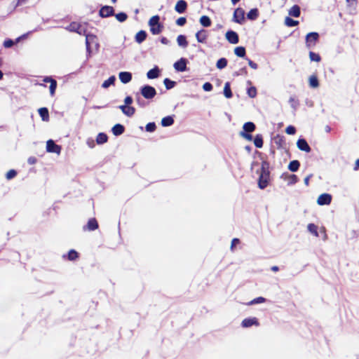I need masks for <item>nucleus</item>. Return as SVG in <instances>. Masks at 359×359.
Listing matches in <instances>:
<instances>
[{"instance_id":"obj_13","label":"nucleus","mask_w":359,"mask_h":359,"mask_svg":"<svg viewBox=\"0 0 359 359\" xmlns=\"http://www.w3.org/2000/svg\"><path fill=\"white\" fill-rule=\"evenodd\" d=\"M196 39L198 43H205L208 36V32L202 29L196 33Z\"/></svg>"},{"instance_id":"obj_14","label":"nucleus","mask_w":359,"mask_h":359,"mask_svg":"<svg viewBox=\"0 0 359 359\" xmlns=\"http://www.w3.org/2000/svg\"><path fill=\"white\" fill-rule=\"evenodd\" d=\"M83 36H86V50L88 53L90 55L91 53L90 50V43L95 42L96 36L93 34H88L86 32V34H83Z\"/></svg>"},{"instance_id":"obj_36","label":"nucleus","mask_w":359,"mask_h":359,"mask_svg":"<svg viewBox=\"0 0 359 359\" xmlns=\"http://www.w3.org/2000/svg\"><path fill=\"white\" fill-rule=\"evenodd\" d=\"M234 53L240 57H244L246 54L245 48L243 46H238L234 49Z\"/></svg>"},{"instance_id":"obj_30","label":"nucleus","mask_w":359,"mask_h":359,"mask_svg":"<svg viewBox=\"0 0 359 359\" xmlns=\"http://www.w3.org/2000/svg\"><path fill=\"white\" fill-rule=\"evenodd\" d=\"M200 23L204 27H208L211 25L212 21L210 18L207 15H203L200 18Z\"/></svg>"},{"instance_id":"obj_24","label":"nucleus","mask_w":359,"mask_h":359,"mask_svg":"<svg viewBox=\"0 0 359 359\" xmlns=\"http://www.w3.org/2000/svg\"><path fill=\"white\" fill-rule=\"evenodd\" d=\"M174 123V118L172 116H167L161 119V126L163 127H168Z\"/></svg>"},{"instance_id":"obj_6","label":"nucleus","mask_w":359,"mask_h":359,"mask_svg":"<svg viewBox=\"0 0 359 359\" xmlns=\"http://www.w3.org/2000/svg\"><path fill=\"white\" fill-rule=\"evenodd\" d=\"M233 22L242 25L245 21V11L241 8L235 9L233 15Z\"/></svg>"},{"instance_id":"obj_12","label":"nucleus","mask_w":359,"mask_h":359,"mask_svg":"<svg viewBox=\"0 0 359 359\" xmlns=\"http://www.w3.org/2000/svg\"><path fill=\"white\" fill-rule=\"evenodd\" d=\"M332 201V196L330 194H322L319 196L317 203L320 205H325L330 204Z\"/></svg>"},{"instance_id":"obj_40","label":"nucleus","mask_w":359,"mask_h":359,"mask_svg":"<svg viewBox=\"0 0 359 359\" xmlns=\"http://www.w3.org/2000/svg\"><path fill=\"white\" fill-rule=\"evenodd\" d=\"M114 15L120 22H123L128 19V15L124 12H120L118 13L114 14Z\"/></svg>"},{"instance_id":"obj_62","label":"nucleus","mask_w":359,"mask_h":359,"mask_svg":"<svg viewBox=\"0 0 359 359\" xmlns=\"http://www.w3.org/2000/svg\"><path fill=\"white\" fill-rule=\"evenodd\" d=\"M240 243V240L238 238H233L232 241H231V248L233 249V248L238 244Z\"/></svg>"},{"instance_id":"obj_8","label":"nucleus","mask_w":359,"mask_h":359,"mask_svg":"<svg viewBox=\"0 0 359 359\" xmlns=\"http://www.w3.org/2000/svg\"><path fill=\"white\" fill-rule=\"evenodd\" d=\"M99 15L101 18H109L114 15V9L110 6H103L99 11Z\"/></svg>"},{"instance_id":"obj_48","label":"nucleus","mask_w":359,"mask_h":359,"mask_svg":"<svg viewBox=\"0 0 359 359\" xmlns=\"http://www.w3.org/2000/svg\"><path fill=\"white\" fill-rule=\"evenodd\" d=\"M57 86V83L56 80H55L54 81L51 82V83H50L49 89H50V95L53 96L55 95Z\"/></svg>"},{"instance_id":"obj_35","label":"nucleus","mask_w":359,"mask_h":359,"mask_svg":"<svg viewBox=\"0 0 359 359\" xmlns=\"http://www.w3.org/2000/svg\"><path fill=\"white\" fill-rule=\"evenodd\" d=\"M224 95L226 98H231L233 96V93L231 90L230 83L226 82L224 87Z\"/></svg>"},{"instance_id":"obj_41","label":"nucleus","mask_w":359,"mask_h":359,"mask_svg":"<svg viewBox=\"0 0 359 359\" xmlns=\"http://www.w3.org/2000/svg\"><path fill=\"white\" fill-rule=\"evenodd\" d=\"M163 83L166 88L167 90L172 89L174 88L176 85V82L174 81L170 80V79H165L163 81Z\"/></svg>"},{"instance_id":"obj_59","label":"nucleus","mask_w":359,"mask_h":359,"mask_svg":"<svg viewBox=\"0 0 359 359\" xmlns=\"http://www.w3.org/2000/svg\"><path fill=\"white\" fill-rule=\"evenodd\" d=\"M246 60H248V65L249 66L254 69H257V67H258V65L257 63H255V62H253L252 60H251L249 58H246Z\"/></svg>"},{"instance_id":"obj_17","label":"nucleus","mask_w":359,"mask_h":359,"mask_svg":"<svg viewBox=\"0 0 359 359\" xmlns=\"http://www.w3.org/2000/svg\"><path fill=\"white\" fill-rule=\"evenodd\" d=\"M98 226L97 220L95 218H91L88 221L87 224L83 226V230L92 231L96 230Z\"/></svg>"},{"instance_id":"obj_25","label":"nucleus","mask_w":359,"mask_h":359,"mask_svg":"<svg viewBox=\"0 0 359 359\" xmlns=\"http://www.w3.org/2000/svg\"><path fill=\"white\" fill-rule=\"evenodd\" d=\"M300 13H301L300 7L298 5H294L289 10V15L292 17H294V18L299 17Z\"/></svg>"},{"instance_id":"obj_52","label":"nucleus","mask_w":359,"mask_h":359,"mask_svg":"<svg viewBox=\"0 0 359 359\" xmlns=\"http://www.w3.org/2000/svg\"><path fill=\"white\" fill-rule=\"evenodd\" d=\"M270 172L269 171V163L266 161H263L262 162L261 172Z\"/></svg>"},{"instance_id":"obj_21","label":"nucleus","mask_w":359,"mask_h":359,"mask_svg":"<svg viewBox=\"0 0 359 359\" xmlns=\"http://www.w3.org/2000/svg\"><path fill=\"white\" fill-rule=\"evenodd\" d=\"M111 131L114 135L119 136L124 133L125 127L121 123H116L112 127Z\"/></svg>"},{"instance_id":"obj_47","label":"nucleus","mask_w":359,"mask_h":359,"mask_svg":"<svg viewBox=\"0 0 359 359\" xmlns=\"http://www.w3.org/2000/svg\"><path fill=\"white\" fill-rule=\"evenodd\" d=\"M265 302H266L265 298H264L262 297H259L255 298L254 299L250 301L248 303V305H254V304H261V303H264Z\"/></svg>"},{"instance_id":"obj_1","label":"nucleus","mask_w":359,"mask_h":359,"mask_svg":"<svg viewBox=\"0 0 359 359\" xmlns=\"http://www.w3.org/2000/svg\"><path fill=\"white\" fill-rule=\"evenodd\" d=\"M150 32L154 35L159 34L163 29V25L160 22V16L158 15L152 16L148 22Z\"/></svg>"},{"instance_id":"obj_53","label":"nucleus","mask_w":359,"mask_h":359,"mask_svg":"<svg viewBox=\"0 0 359 359\" xmlns=\"http://www.w3.org/2000/svg\"><path fill=\"white\" fill-rule=\"evenodd\" d=\"M285 132L288 135H294L296 133V128L293 126H288L285 129Z\"/></svg>"},{"instance_id":"obj_60","label":"nucleus","mask_w":359,"mask_h":359,"mask_svg":"<svg viewBox=\"0 0 359 359\" xmlns=\"http://www.w3.org/2000/svg\"><path fill=\"white\" fill-rule=\"evenodd\" d=\"M54 81H55V79H53L51 76H45L43 79V82L50 83H51V82H53Z\"/></svg>"},{"instance_id":"obj_64","label":"nucleus","mask_w":359,"mask_h":359,"mask_svg":"<svg viewBox=\"0 0 359 359\" xmlns=\"http://www.w3.org/2000/svg\"><path fill=\"white\" fill-rule=\"evenodd\" d=\"M87 144L88 145L89 147L90 148H93L95 147V142H94V140H92V139H88L87 140Z\"/></svg>"},{"instance_id":"obj_4","label":"nucleus","mask_w":359,"mask_h":359,"mask_svg":"<svg viewBox=\"0 0 359 359\" xmlns=\"http://www.w3.org/2000/svg\"><path fill=\"white\" fill-rule=\"evenodd\" d=\"M270 180V172H260L258 179V187L260 189H264Z\"/></svg>"},{"instance_id":"obj_33","label":"nucleus","mask_w":359,"mask_h":359,"mask_svg":"<svg viewBox=\"0 0 359 359\" xmlns=\"http://www.w3.org/2000/svg\"><path fill=\"white\" fill-rule=\"evenodd\" d=\"M115 81H116V76H111L108 79L105 80L102 83V87L103 88H108L110 86L114 85Z\"/></svg>"},{"instance_id":"obj_11","label":"nucleus","mask_w":359,"mask_h":359,"mask_svg":"<svg viewBox=\"0 0 359 359\" xmlns=\"http://www.w3.org/2000/svg\"><path fill=\"white\" fill-rule=\"evenodd\" d=\"M297 148L303 151L309 153L311 151V147L304 138H299L297 142Z\"/></svg>"},{"instance_id":"obj_28","label":"nucleus","mask_w":359,"mask_h":359,"mask_svg":"<svg viewBox=\"0 0 359 359\" xmlns=\"http://www.w3.org/2000/svg\"><path fill=\"white\" fill-rule=\"evenodd\" d=\"M108 140V136L104 133H100L97 135L96 142L97 144H102L107 142Z\"/></svg>"},{"instance_id":"obj_61","label":"nucleus","mask_w":359,"mask_h":359,"mask_svg":"<svg viewBox=\"0 0 359 359\" xmlns=\"http://www.w3.org/2000/svg\"><path fill=\"white\" fill-rule=\"evenodd\" d=\"M247 74V69L246 67L241 68L238 72H236V75H241V74Z\"/></svg>"},{"instance_id":"obj_26","label":"nucleus","mask_w":359,"mask_h":359,"mask_svg":"<svg viewBox=\"0 0 359 359\" xmlns=\"http://www.w3.org/2000/svg\"><path fill=\"white\" fill-rule=\"evenodd\" d=\"M39 114L43 121H47L49 119V112L46 107H41L39 109Z\"/></svg>"},{"instance_id":"obj_42","label":"nucleus","mask_w":359,"mask_h":359,"mask_svg":"<svg viewBox=\"0 0 359 359\" xmlns=\"http://www.w3.org/2000/svg\"><path fill=\"white\" fill-rule=\"evenodd\" d=\"M135 113V109L131 106H126V110L123 113L126 116L131 117Z\"/></svg>"},{"instance_id":"obj_55","label":"nucleus","mask_w":359,"mask_h":359,"mask_svg":"<svg viewBox=\"0 0 359 359\" xmlns=\"http://www.w3.org/2000/svg\"><path fill=\"white\" fill-rule=\"evenodd\" d=\"M135 100L140 107H143L144 105V101L141 98L139 93L135 94Z\"/></svg>"},{"instance_id":"obj_29","label":"nucleus","mask_w":359,"mask_h":359,"mask_svg":"<svg viewBox=\"0 0 359 359\" xmlns=\"http://www.w3.org/2000/svg\"><path fill=\"white\" fill-rule=\"evenodd\" d=\"M300 166V163L297 160L291 161L288 165V169L291 172H297Z\"/></svg>"},{"instance_id":"obj_16","label":"nucleus","mask_w":359,"mask_h":359,"mask_svg":"<svg viewBox=\"0 0 359 359\" xmlns=\"http://www.w3.org/2000/svg\"><path fill=\"white\" fill-rule=\"evenodd\" d=\"M187 8V3L184 0H179L175 6V10L178 13H183L185 12Z\"/></svg>"},{"instance_id":"obj_31","label":"nucleus","mask_w":359,"mask_h":359,"mask_svg":"<svg viewBox=\"0 0 359 359\" xmlns=\"http://www.w3.org/2000/svg\"><path fill=\"white\" fill-rule=\"evenodd\" d=\"M259 15V11L257 8H252L248 13L247 18L250 20H255Z\"/></svg>"},{"instance_id":"obj_38","label":"nucleus","mask_w":359,"mask_h":359,"mask_svg":"<svg viewBox=\"0 0 359 359\" xmlns=\"http://www.w3.org/2000/svg\"><path fill=\"white\" fill-rule=\"evenodd\" d=\"M309 86L314 88L319 86L318 79L316 76L312 75L309 77Z\"/></svg>"},{"instance_id":"obj_5","label":"nucleus","mask_w":359,"mask_h":359,"mask_svg":"<svg viewBox=\"0 0 359 359\" xmlns=\"http://www.w3.org/2000/svg\"><path fill=\"white\" fill-rule=\"evenodd\" d=\"M65 29L71 32H76L79 35L86 34V29L83 27L81 24L76 22H71L69 25L65 27Z\"/></svg>"},{"instance_id":"obj_39","label":"nucleus","mask_w":359,"mask_h":359,"mask_svg":"<svg viewBox=\"0 0 359 359\" xmlns=\"http://www.w3.org/2000/svg\"><path fill=\"white\" fill-rule=\"evenodd\" d=\"M285 24L286 26L292 27L299 25V21L294 20L290 17H286L285 19Z\"/></svg>"},{"instance_id":"obj_56","label":"nucleus","mask_w":359,"mask_h":359,"mask_svg":"<svg viewBox=\"0 0 359 359\" xmlns=\"http://www.w3.org/2000/svg\"><path fill=\"white\" fill-rule=\"evenodd\" d=\"M240 135L246 139L248 141H252L253 137L252 135L250 133H245V132H241Z\"/></svg>"},{"instance_id":"obj_22","label":"nucleus","mask_w":359,"mask_h":359,"mask_svg":"<svg viewBox=\"0 0 359 359\" xmlns=\"http://www.w3.org/2000/svg\"><path fill=\"white\" fill-rule=\"evenodd\" d=\"M147 36V32L144 30H140L135 35V41L138 43H142L144 41L146 40Z\"/></svg>"},{"instance_id":"obj_44","label":"nucleus","mask_w":359,"mask_h":359,"mask_svg":"<svg viewBox=\"0 0 359 359\" xmlns=\"http://www.w3.org/2000/svg\"><path fill=\"white\" fill-rule=\"evenodd\" d=\"M308 231L315 236H318V227L314 224H309L307 226Z\"/></svg>"},{"instance_id":"obj_45","label":"nucleus","mask_w":359,"mask_h":359,"mask_svg":"<svg viewBox=\"0 0 359 359\" xmlns=\"http://www.w3.org/2000/svg\"><path fill=\"white\" fill-rule=\"evenodd\" d=\"M156 126L154 122H149L145 126V130L147 132L153 133L156 130Z\"/></svg>"},{"instance_id":"obj_7","label":"nucleus","mask_w":359,"mask_h":359,"mask_svg":"<svg viewBox=\"0 0 359 359\" xmlns=\"http://www.w3.org/2000/svg\"><path fill=\"white\" fill-rule=\"evenodd\" d=\"M46 151L49 153L60 154L61 151V147L55 144L53 140H48L46 142Z\"/></svg>"},{"instance_id":"obj_43","label":"nucleus","mask_w":359,"mask_h":359,"mask_svg":"<svg viewBox=\"0 0 359 359\" xmlns=\"http://www.w3.org/2000/svg\"><path fill=\"white\" fill-rule=\"evenodd\" d=\"M289 103L290 104L291 107L296 111L299 107V101L296 100L294 97H290L289 99Z\"/></svg>"},{"instance_id":"obj_27","label":"nucleus","mask_w":359,"mask_h":359,"mask_svg":"<svg viewBox=\"0 0 359 359\" xmlns=\"http://www.w3.org/2000/svg\"><path fill=\"white\" fill-rule=\"evenodd\" d=\"M177 42L178 46L182 48H186L188 46L187 37L182 34H180L177 37Z\"/></svg>"},{"instance_id":"obj_37","label":"nucleus","mask_w":359,"mask_h":359,"mask_svg":"<svg viewBox=\"0 0 359 359\" xmlns=\"http://www.w3.org/2000/svg\"><path fill=\"white\" fill-rule=\"evenodd\" d=\"M228 61L225 57H222L217 61L216 67L219 69H222L227 66Z\"/></svg>"},{"instance_id":"obj_20","label":"nucleus","mask_w":359,"mask_h":359,"mask_svg":"<svg viewBox=\"0 0 359 359\" xmlns=\"http://www.w3.org/2000/svg\"><path fill=\"white\" fill-rule=\"evenodd\" d=\"M160 69L157 66L149 70L147 73V76L149 79H154L159 76Z\"/></svg>"},{"instance_id":"obj_32","label":"nucleus","mask_w":359,"mask_h":359,"mask_svg":"<svg viewBox=\"0 0 359 359\" xmlns=\"http://www.w3.org/2000/svg\"><path fill=\"white\" fill-rule=\"evenodd\" d=\"M254 144L257 148H262L263 147V137L260 134H257L254 137Z\"/></svg>"},{"instance_id":"obj_49","label":"nucleus","mask_w":359,"mask_h":359,"mask_svg":"<svg viewBox=\"0 0 359 359\" xmlns=\"http://www.w3.org/2000/svg\"><path fill=\"white\" fill-rule=\"evenodd\" d=\"M247 93L250 97L254 98L257 95V89L255 87L252 86L248 89Z\"/></svg>"},{"instance_id":"obj_15","label":"nucleus","mask_w":359,"mask_h":359,"mask_svg":"<svg viewBox=\"0 0 359 359\" xmlns=\"http://www.w3.org/2000/svg\"><path fill=\"white\" fill-rule=\"evenodd\" d=\"M241 325L243 327H250L252 325H256V326H258L259 325V322H258V320L257 318H245L242 323H241Z\"/></svg>"},{"instance_id":"obj_10","label":"nucleus","mask_w":359,"mask_h":359,"mask_svg":"<svg viewBox=\"0 0 359 359\" xmlns=\"http://www.w3.org/2000/svg\"><path fill=\"white\" fill-rule=\"evenodd\" d=\"M226 40L232 44H236L239 42L238 34L233 30H229L226 32Z\"/></svg>"},{"instance_id":"obj_2","label":"nucleus","mask_w":359,"mask_h":359,"mask_svg":"<svg viewBox=\"0 0 359 359\" xmlns=\"http://www.w3.org/2000/svg\"><path fill=\"white\" fill-rule=\"evenodd\" d=\"M140 95L147 100L153 99L156 95L154 87L149 85H144L140 88Z\"/></svg>"},{"instance_id":"obj_54","label":"nucleus","mask_w":359,"mask_h":359,"mask_svg":"<svg viewBox=\"0 0 359 359\" xmlns=\"http://www.w3.org/2000/svg\"><path fill=\"white\" fill-rule=\"evenodd\" d=\"M212 88H213V86H212V83L210 82H205L203 85V89L205 91H207V92L211 91L212 90Z\"/></svg>"},{"instance_id":"obj_18","label":"nucleus","mask_w":359,"mask_h":359,"mask_svg":"<svg viewBox=\"0 0 359 359\" xmlns=\"http://www.w3.org/2000/svg\"><path fill=\"white\" fill-rule=\"evenodd\" d=\"M118 77L123 83L126 84L132 80L133 76L129 72H121L118 74Z\"/></svg>"},{"instance_id":"obj_63","label":"nucleus","mask_w":359,"mask_h":359,"mask_svg":"<svg viewBox=\"0 0 359 359\" xmlns=\"http://www.w3.org/2000/svg\"><path fill=\"white\" fill-rule=\"evenodd\" d=\"M27 162L29 165H33L36 162V158L35 157H29L27 160Z\"/></svg>"},{"instance_id":"obj_34","label":"nucleus","mask_w":359,"mask_h":359,"mask_svg":"<svg viewBox=\"0 0 359 359\" xmlns=\"http://www.w3.org/2000/svg\"><path fill=\"white\" fill-rule=\"evenodd\" d=\"M66 257L69 261H74L79 257V253L74 250H70L67 255H63L64 258Z\"/></svg>"},{"instance_id":"obj_57","label":"nucleus","mask_w":359,"mask_h":359,"mask_svg":"<svg viewBox=\"0 0 359 359\" xmlns=\"http://www.w3.org/2000/svg\"><path fill=\"white\" fill-rule=\"evenodd\" d=\"M187 22V19L184 17H180L176 20V24L179 26H184Z\"/></svg>"},{"instance_id":"obj_46","label":"nucleus","mask_w":359,"mask_h":359,"mask_svg":"<svg viewBox=\"0 0 359 359\" xmlns=\"http://www.w3.org/2000/svg\"><path fill=\"white\" fill-rule=\"evenodd\" d=\"M309 58L311 61L314 62H320L321 60V57L318 53H316L312 51L309 52Z\"/></svg>"},{"instance_id":"obj_58","label":"nucleus","mask_w":359,"mask_h":359,"mask_svg":"<svg viewBox=\"0 0 359 359\" xmlns=\"http://www.w3.org/2000/svg\"><path fill=\"white\" fill-rule=\"evenodd\" d=\"M133 99L131 96L128 95L126 96L124 99V104L126 106H130V104L133 103Z\"/></svg>"},{"instance_id":"obj_51","label":"nucleus","mask_w":359,"mask_h":359,"mask_svg":"<svg viewBox=\"0 0 359 359\" xmlns=\"http://www.w3.org/2000/svg\"><path fill=\"white\" fill-rule=\"evenodd\" d=\"M17 175V172L15 170H10L6 175L7 180H11Z\"/></svg>"},{"instance_id":"obj_19","label":"nucleus","mask_w":359,"mask_h":359,"mask_svg":"<svg viewBox=\"0 0 359 359\" xmlns=\"http://www.w3.org/2000/svg\"><path fill=\"white\" fill-rule=\"evenodd\" d=\"M281 178L284 179V180H288V183H287L288 185L294 184L298 181L297 176L296 175H294V174L289 175L287 173H283L281 175Z\"/></svg>"},{"instance_id":"obj_3","label":"nucleus","mask_w":359,"mask_h":359,"mask_svg":"<svg viewBox=\"0 0 359 359\" xmlns=\"http://www.w3.org/2000/svg\"><path fill=\"white\" fill-rule=\"evenodd\" d=\"M319 34L318 32H309L306 36V46L308 48H312L316 44L319 39Z\"/></svg>"},{"instance_id":"obj_9","label":"nucleus","mask_w":359,"mask_h":359,"mask_svg":"<svg viewBox=\"0 0 359 359\" xmlns=\"http://www.w3.org/2000/svg\"><path fill=\"white\" fill-rule=\"evenodd\" d=\"M188 63V60L187 58L182 57L177 62L174 63V68L177 72H185L187 69V65Z\"/></svg>"},{"instance_id":"obj_23","label":"nucleus","mask_w":359,"mask_h":359,"mask_svg":"<svg viewBox=\"0 0 359 359\" xmlns=\"http://www.w3.org/2000/svg\"><path fill=\"white\" fill-rule=\"evenodd\" d=\"M256 128V126H255V124L252 122H246L244 123L243 126V131L242 132H245V133H252Z\"/></svg>"},{"instance_id":"obj_50","label":"nucleus","mask_w":359,"mask_h":359,"mask_svg":"<svg viewBox=\"0 0 359 359\" xmlns=\"http://www.w3.org/2000/svg\"><path fill=\"white\" fill-rule=\"evenodd\" d=\"M15 43H16L15 41H14L13 40L11 39H6L4 41L3 45H4V48H11Z\"/></svg>"}]
</instances>
